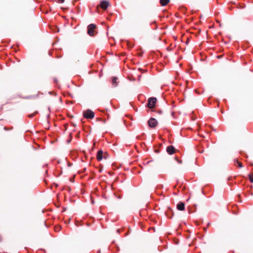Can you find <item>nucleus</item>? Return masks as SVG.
I'll list each match as a JSON object with an SVG mask.
<instances>
[{
	"label": "nucleus",
	"instance_id": "obj_19",
	"mask_svg": "<svg viewBox=\"0 0 253 253\" xmlns=\"http://www.w3.org/2000/svg\"><path fill=\"white\" fill-rule=\"evenodd\" d=\"M159 114L161 113V111L160 110H159Z\"/></svg>",
	"mask_w": 253,
	"mask_h": 253
},
{
	"label": "nucleus",
	"instance_id": "obj_9",
	"mask_svg": "<svg viewBox=\"0 0 253 253\" xmlns=\"http://www.w3.org/2000/svg\"><path fill=\"white\" fill-rule=\"evenodd\" d=\"M234 162L235 166L239 167L240 168L243 167L242 163L239 162L237 159H235L234 160Z\"/></svg>",
	"mask_w": 253,
	"mask_h": 253
},
{
	"label": "nucleus",
	"instance_id": "obj_5",
	"mask_svg": "<svg viewBox=\"0 0 253 253\" xmlns=\"http://www.w3.org/2000/svg\"><path fill=\"white\" fill-rule=\"evenodd\" d=\"M109 5V2L107 0H102L101 1L100 6L101 7V8L103 9H106L107 8Z\"/></svg>",
	"mask_w": 253,
	"mask_h": 253
},
{
	"label": "nucleus",
	"instance_id": "obj_4",
	"mask_svg": "<svg viewBox=\"0 0 253 253\" xmlns=\"http://www.w3.org/2000/svg\"><path fill=\"white\" fill-rule=\"evenodd\" d=\"M96 28V25L94 24H90L87 27V34L92 36L94 35V30Z\"/></svg>",
	"mask_w": 253,
	"mask_h": 253
},
{
	"label": "nucleus",
	"instance_id": "obj_13",
	"mask_svg": "<svg viewBox=\"0 0 253 253\" xmlns=\"http://www.w3.org/2000/svg\"><path fill=\"white\" fill-rule=\"evenodd\" d=\"M163 65H163V63H159V67H160L161 66H163ZM160 71H160V70L159 69V72H160Z\"/></svg>",
	"mask_w": 253,
	"mask_h": 253
},
{
	"label": "nucleus",
	"instance_id": "obj_14",
	"mask_svg": "<svg viewBox=\"0 0 253 253\" xmlns=\"http://www.w3.org/2000/svg\"><path fill=\"white\" fill-rule=\"evenodd\" d=\"M60 2L63 3L64 2L65 0H58Z\"/></svg>",
	"mask_w": 253,
	"mask_h": 253
},
{
	"label": "nucleus",
	"instance_id": "obj_7",
	"mask_svg": "<svg viewBox=\"0 0 253 253\" xmlns=\"http://www.w3.org/2000/svg\"><path fill=\"white\" fill-rule=\"evenodd\" d=\"M103 154V152L102 150H100L98 151L97 156H96L97 159L98 161H101V160H102Z\"/></svg>",
	"mask_w": 253,
	"mask_h": 253
},
{
	"label": "nucleus",
	"instance_id": "obj_16",
	"mask_svg": "<svg viewBox=\"0 0 253 253\" xmlns=\"http://www.w3.org/2000/svg\"><path fill=\"white\" fill-rule=\"evenodd\" d=\"M153 183H154V181H153V180H152V181H151V184L152 185H153Z\"/></svg>",
	"mask_w": 253,
	"mask_h": 253
},
{
	"label": "nucleus",
	"instance_id": "obj_3",
	"mask_svg": "<svg viewBox=\"0 0 253 253\" xmlns=\"http://www.w3.org/2000/svg\"><path fill=\"white\" fill-rule=\"evenodd\" d=\"M148 124L150 127L154 128L158 125L157 120L154 118H151L148 121Z\"/></svg>",
	"mask_w": 253,
	"mask_h": 253
},
{
	"label": "nucleus",
	"instance_id": "obj_2",
	"mask_svg": "<svg viewBox=\"0 0 253 253\" xmlns=\"http://www.w3.org/2000/svg\"><path fill=\"white\" fill-rule=\"evenodd\" d=\"M84 116L86 119H92L94 117V113L91 110L88 109L84 112Z\"/></svg>",
	"mask_w": 253,
	"mask_h": 253
},
{
	"label": "nucleus",
	"instance_id": "obj_11",
	"mask_svg": "<svg viewBox=\"0 0 253 253\" xmlns=\"http://www.w3.org/2000/svg\"><path fill=\"white\" fill-rule=\"evenodd\" d=\"M117 80H118V78L116 77L112 78V85L114 87H116L118 85V82H117Z\"/></svg>",
	"mask_w": 253,
	"mask_h": 253
},
{
	"label": "nucleus",
	"instance_id": "obj_17",
	"mask_svg": "<svg viewBox=\"0 0 253 253\" xmlns=\"http://www.w3.org/2000/svg\"><path fill=\"white\" fill-rule=\"evenodd\" d=\"M162 97H163L164 99H165V96H164V93H162Z\"/></svg>",
	"mask_w": 253,
	"mask_h": 253
},
{
	"label": "nucleus",
	"instance_id": "obj_15",
	"mask_svg": "<svg viewBox=\"0 0 253 253\" xmlns=\"http://www.w3.org/2000/svg\"><path fill=\"white\" fill-rule=\"evenodd\" d=\"M150 229L154 230V231L155 232V228L154 227H153L151 228Z\"/></svg>",
	"mask_w": 253,
	"mask_h": 253
},
{
	"label": "nucleus",
	"instance_id": "obj_1",
	"mask_svg": "<svg viewBox=\"0 0 253 253\" xmlns=\"http://www.w3.org/2000/svg\"><path fill=\"white\" fill-rule=\"evenodd\" d=\"M157 98L156 97H150L148 100L147 107L150 109L153 108L156 103Z\"/></svg>",
	"mask_w": 253,
	"mask_h": 253
},
{
	"label": "nucleus",
	"instance_id": "obj_10",
	"mask_svg": "<svg viewBox=\"0 0 253 253\" xmlns=\"http://www.w3.org/2000/svg\"><path fill=\"white\" fill-rule=\"evenodd\" d=\"M170 1V0H160L159 2L160 3L161 5L162 6H165L168 3H169Z\"/></svg>",
	"mask_w": 253,
	"mask_h": 253
},
{
	"label": "nucleus",
	"instance_id": "obj_6",
	"mask_svg": "<svg viewBox=\"0 0 253 253\" xmlns=\"http://www.w3.org/2000/svg\"><path fill=\"white\" fill-rule=\"evenodd\" d=\"M167 152L170 155H172L175 153V148L172 146L170 145L167 148Z\"/></svg>",
	"mask_w": 253,
	"mask_h": 253
},
{
	"label": "nucleus",
	"instance_id": "obj_18",
	"mask_svg": "<svg viewBox=\"0 0 253 253\" xmlns=\"http://www.w3.org/2000/svg\"><path fill=\"white\" fill-rule=\"evenodd\" d=\"M54 82H57V80L56 79H54Z\"/></svg>",
	"mask_w": 253,
	"mask_h": 253
},
{
	"label": "nucleus",
	"instance_id": "obj_20",
	"mask_svg": "<svg viewBox=\"0 0 253 253\" xmlns=\"http://www.w3.org/2000/svg\"><path fill=\"white\" fill-rule=\"evenodd\" d=\"M159 139L161 138V136H160V135H159Z\"/></svg>",
	"mask_w": 253,
	"mask_h": 253
},
{
	"label": "nucleus",
	"instance_id": "obj_8",
	"mask_svg": "<svg viewBox=\"0 0 253 253\" xmlns=\"http://www.w3.org/2000/svg\"><path fill=\"white\" fill-rule=\"evenodd\" d=\"M177 209L179 211H183L185 209V205L182 202H180L177 205Z\"/></svg>",
	"mask_w": 253,
	"mask_h": 253
},
{
	"label": "nucleus",
	"instance_id": "obj_12",
	"mask_svg": "<svg viewBox=\"0 0 253 253\" xmlns=\"http://www.w3.org/2000/svg\"><path fill=\"white\" fill-rule=\"evenodd\" d=\"M249 180L251 182H253V174H250L249 175Z\"/></svg>",
	"mask_w": 253,
	"mask_h": 253
}]
</instances>
